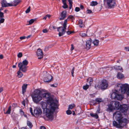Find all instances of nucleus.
Returning <instances> with one entry per match:
<instances>
[{"instance_id":"nucleus-40","label":"nucleus","mask_w":129,"mask_h":129,"mask_svg":"<svg viewBox=\"0 0 129 129\" xmlns=\"http://www.w3.org/2000/svg\"><path fill=\"white\" fill-rule=\"evenodd\" d=\"M69 18H70L72 20L75 19L74 17L72 15H70L68 16L67 19H68Z\"/></svg>"},{"instance_id":"nucleus-20","label":"nucleus","mask_w":129,"mask_h":129,"mask_svg":"<svg viewBox=\"0 0 129 129\" xmlns=\"http://www.w3.org/2000/svg\"><path fill=\"white\" fill-rule=\"evenodd\" d=\"M124 77V75L121 73L119 72L117 73V77L119 79H121L123 78Z\"/></svg>"},{"instance_id":"nucleus-9","label":"nucleus","mask_w":129,"mask_h":129,"mask_svg":"<svg viewBox=\"0 0 129 129\" xmlns=\"http://www.w3.org/2000/svg\"><path fill=\"white\" fill-rule=\"evenodd\" d=\"M113 117H114L115 119L117 121H124L125 119L126 118H124L122 116L121 112L119 111H117L114 112L113 115Z\"/></svg>"},{"instance_id":"nucleus-7","label":"nucleus","mask_w":129,"mask_h":129,"mask_svg":"<svg viewBox=\"0 0 129 129\" xmlns=\"http://www.w3.org/2000/svg\"><path fill=\"white\" fill-rule=\"evenodd\" d=\"M117 121L118 123L115 121H113L112 123L113 125L116 128H121L126 125L127 121V119H124V121Z\"/></svg>"},{"instance_id":"nucleus-34","label":"nucleus","mask_w":129,"mask_h":129,"mask_svg":"<svg viewBox=\"0 0 129 129\" xmlns=\"http://www.w3.org/2000/svg\"><path fill=\"white\" fill-rule=\"evenodd\" d=\"M89 85H85L84 86H83V89L85 90H86L89 88Z\"/></svg>"},{"instance_id":"nucleus-50","label":"nucleus","mask_w":129,"mask_h":129,"mask_svg":"<svg viewBox=\"0 0 129 129\" xmlns=\"http://www.w3.org/2000/svg\"><path fill=\"white\" fill-rule=\"evenodd\" d=\"M62 3H63V5H65L67 4H66V0H62Z\"/></svg>"},{"instance_id":"nucleus-16","label":"nucleus","mask_w":129,"mask_h":129,"mask_svg":"<svg viewBox=\"0 0 129 129\" xmlns=\"http://www.w3.org/2000/svg\"><path fill=\"white\" fill-rule=\"evenodd\" d=\"M52 77L50 74H47L46 77L44 78V81L45 82H50L52 79Z\"/></svg>"},{"instance_id":"nucleus-63","label":"nucleus","mask_w":129,"mask_h":129,"mask_svg":"<svg viewBox=\"0 0 129 129\" xmlns=\"http://www.w3.org/2000/svg\"><path fill=\"white\" fill-rule=\"evenodd\" d=\"M3 7H3L2 6V7L1 8H0V12H1V11L3 10L4 9Z\"/></svg>"},{"instance_id":"nucleus-6","label":"nucleus","mask_w":129,"mask_h":129,"mask_svg":"<svg viewBox=\"0 0 129 129\" xmlns=\"http://www.w3.org/2000/svg\"><path fill=\"white\" fill-rule=\"evenodd\" d=\"M28 62L26 59H25L22 62H19L18 63V66L21 70L23 72L25 73L27 71V68L28 67L27 66Z\"/></svg>"},{"instance_id":"nucleus-17","label":"nucleus","mask_w":129,"mask_h":129,"mask_svg":"<svg viewBox=\"0 0 129 129\" xmlns=\"http://www.w3.org/2000/svg\"><path fill=\"white\" fill-rule=\"evenodd\" d=\"M63 28H62V32H59L58 33L59 36L60 37L64 34L66 32L65 30L66 29L67 25L63 24Z\"/></svg>"},{"instance_id":"nucleus-24","label":"nucleus","mask_w":129,"mask_h":129,"mask_svg":"<svg viewBox=\"0 0 129 129\" xmlns=\"http://www.w3.org/2000/svg\"><path fill=\"white\" fill-rule=\"evenodd\" d=\"M94 45L95 46H98L99 43V41L97 39H95L93 42Z\"/></svg>"},{"instance_id":"nucleus-21","label":"nucleus","mask_w":129,"mask_h":129,"mask_svg":"<svg viewBox=\"0 0 129 129\" xmlns=\"http://www.w3.org/2000/svg\"><path fill=\"white\" fill-rule=\"evenodd\" d=\"M114 68L115 70H122L121 72H123V69L120 66H115L114 67Z\"/></svg>"},{"instance_id":"nucleus-30","label":"nucleus","mask_w":129,"mask_h":129,"mask_svg":"<svg viewBox=\"0 0 129 129\" xmlns=\"http://www.w3.org/2000/svg\"><path fill=\"white\" fill-rule=\"evenodd\" d=\"M98 4V3L96 1L92 2L90 3V5L92 6H95Z\"/></svg>"},{"instance_id":"nucleus-56","label":"nucleus","mask_w":129,"mask_h":129,"mask_svg":"<svg viewBox=\"0 0 129 129\" xmlns=\"http://www.w3.org/2000/svg\"><path fill=\"white\" fill-rule=\"evenodd\" d=\"M72 33V32L71 31H68L67 32V33L68 35H69Z\"/></svg>"},{"instance_id":"nucleus-25","label":"nucleus","mask_w":129,"mask_h":129,"mask_svg":"<svg viewBox=\"0 0 129 129\" xmlns=\"http://www.w3.org/2000/svg\"><path fill=\"white\" fill-rule=\"evenodd\" d=\"M78 24L80 27L82 28L83 27V21L82 20L80 19L78 21Z\"/></svg>"},{"instance_id":"nucleus-47","label":"nucleus","mask_w":129,"mask_h":129,"mask_svg":"<svg viewBox=\"0 0 129 129\" xmlns=\"http://www.w3.org/2000/svg\"><path fill=\"white\" fill-rule=\"evenodd\" d=\"M75 10L77 12H78L80 10V8L78 7H76L75 8Z\"/></svg>"},{"instance_id":"nucleus-11","label":"nucleus","mask_w":129,"mask_h":129,"mask_svg":"<svg viewBox=\"0 0 129 129\" xmlns=\"http://www.w3.org/2000/svg\"><path fill=\"white\" fill-rule=\"evenodd\" d=\"M119 108L117 110H120V112H121L123 113L127 112L128 109V106L127 105L124 104L121 105L119 103Z\"/></svg>"},{"instance_id":"nucleus-23","label":"nucleus","mask_w":129,"mask_h":129,"mask_svg":"<svg viewBox=\"0 0 129 129\" xmlns=\"http://www.w3.org/2000/svg\"><path fill=\"white\" fill-rule=\"evenodd\" d=\"M75 107V105L74 104H71L69 105L68 109H72Z\"/></svg>"},{"instance_id":"nucleus-31","label":"nucleus","mask_w":129,"mask_h":129,"mask_svg":"<svg viewBox=\"0 0 129 129\" xmlns=\"http://www.w3.org/2000/svg\"><path fill=\"white\" fill-rule=\"evenodd\" d=\"M80 35L82 37H85L87 36V34L84 33H81L80 34Z\"/></svg>"},{"instance_id":"nucleus-19","label":"nucleus","mask_w":129,"mask_h":129,"mask_svg":"<svg viewBox=\"0 0 129 129\" xmlns=\"http://www.w3.org/2000/svg\"><path fill=\"white\" fill-rule=\"evenodd\" d=\"M21 2V1L20 0H15L13 1V4L12 3H11L10 4L13 5L12 6H16Z\"/></svg>"},{"instance_id":"nucleus-12","label":"nucleus","mask_w":129,"mask_h":129,"mask_svg":"<svg viewBox=\"0 0 129 129\" xmlns=\"http://www.w3.org/2000/svg\"><path fill=\"white\" fill-rule=\"evenodd\" d=\"M67 17V12L65 11H63L61 12L58 18L60 20H62L64 19Z\"/></svg>"},{"instance_id":"nucleus-8","label":"nucleus","mask_w":129,"mask_h":129,"mask_svg":"<svg viewBox=\"0 0 129 129\" xmlns=\"http://www.w3.org/2000/svg\"><path fill=\"white\" fill-rule=\"evenodd\" d=\"M104 5L107 6L108 8H113L116 4L114 0H103Z\"/></svg>"},{"instance_id":"nucleus-48","label":"nucleus","mask_w":129,"mask_h":129,"mask_svg":"<svg viewBox=\"0 0 129 129\" xmlns=\"http://www.w3.org/2000/svg\"><path fill=\"white\" fill-rule=\"evenodd\" d=\"M87 13L88 14H90L91 13H92V11L90 10H88L87 11Z\"/></svg>"},{"instance_id":"nucleus-26","label":"nucleus","mask_w":129,"mask_h":129,"mask_svg":"<svg viewBox=\"0 0 129 129\" xmlns=\"http://www.w3.org/2000/svg\"><path fill=\"white\" fill-rule=\"evenodd\" d=\"M20 71V70H19V71H18L17 73L18 76L19 78L23 76V74H22V73Z\"/></svg>"},{"instance_id":"nucleus-64","label":"nucleus","mask_w":129,"mask_h":129,"mask_svg":"<svg viewBox=\"0 0 129 129\" xmlns=\"http://www.w3.org/2000/svg\"><path fill=\"white\" fill-rule=\"evenodd\" d=\"M3 58V55H2L1 54L0 55V59H2Z\"/></svg>"},{"instance_id":"nucleus-35","label":"nucleus","mask_w":129,"mask_h":129,"mask_svg":"<svg viewBox=\"0 0 129 129\" xmlns=\"http://www.w3.org/2000/svg\"><path fill=\"white\" fill-rule=\"evenodd\" d=\"M62 26H60L58 27L57 28V30L59 32H60L61 31V32H62Z\"/></svg>"},{"instance_id":"nucleus-37","label":"nucleus","mask_w":129,"mask_h":129,"mask_svg":"<svg viewBox=\"0 0 129 129\" xmlns=\"http://www.w3.org/2000/svg\"><path fill=\"white\" fill-rule=\"evenodd\" d=\"M4 17V13L3 12H0V18H3Z\"/></svg>"},{"instance_id":"nucleus-33","label":"nucleus","mask_w":129,"mask_h":129,"mask_svg":"<svg viewBox=\"0 0 129 129\" xmlns=\"http://www.w3.org/2000/svg\"><path fill=\"white\" fill-rule=\"evenodd\" d=\"M92 42V40L91 39H90L88 40H87L86 42V44H89L91 45Z\"/></svg>"},{"instance_id":"nucleus-58","label":"nucleus","mask_w":129,"mask_h":129,"mask_svg":"<svg viewBox=\"0 0 129 129\" xmlns=\"http://www.w3.org/2000/svg\"><path fill=\"white\" fill-rule=\"evenodd\" d=\"M40 129H46V127L43 126H41L40 128Z\"/></svg>"},{"instance_id":"nucleus-39","label":"nucleus","mask_w":129,"mask_h":129,"mask_svg":"<svg viewBox=\"0 0 129 129\" xmlns=\"http://www.w3.org/2000/svg\"><path fill=\"white\" fill-rule=\"evenodd\" d=\"M90 47L91 45L86 44V49L87 50H89L90 49Z\"/></svg>"},{"instance_id":"nucleus-22","label":"nucleus","mask_w":129,"mask_h":129,"mask_svg":"<svg viewBox=\"0 0 129 129\" xmlns=\"http://www.w3.org/2000/svg\"><path fill=\"white\" fill-rule=\"evenodd\" d=\"M90 115L91 117L95 118L96 119L98 118L99 117L98 116L97 114H94L93 113H91L90 114Z\"/></svg>"},{"instance_id":"nucleus-54","label":"nucleus","mask_w":129,"mask_h":129,"mask_svg":"<svg viewBox=\"0 0 129 129\" xmlns=\"http://www.w3.org/2000/svg\"><path fill=\"white\" fill-rule=\"evenodd\" d=\"M74 49V46L73 44L71 45V51H72Z\"/></svg>"},{"instance_id":"nucleus-60","label":"nucleus","mask_w":129,"mask_h":129,"mask_svg":"<svg viewBox=\"0 0 129 129\" xmlns=\"http://www.w3.org/2000/svg\"><path fill=\"white\" fill-rule=\"evenodd\" d=\"M69 5V8L70 9H71L72 6V4H71V5Z\"/></svg>"},{"instance_id":"nucleus-61","label":"nucleus","mask_w":129,"mask_h":129,"mask_svg":"<svg viewBox=\"0 0 129 129\" xmlns=\"http://www.w3.org/2000/svg\"><path fill=\"white\" fill-rule=\"evenodd\" d=\"M92 103H94V104H95L96 103V101L95 100V101H92Z\"/></svg>"},{"instance_id":"nucleus-13","label":"nucleus","mask_w":129,"mask_h":129,"mask_svg":"<svg viewBox=\"0 0 129 129\" xmlns=\"http://www.w3.org/2000/svg\"><path fill=\"white\" fill-rule=\"evenodd\" d=\"M36 54L38 56V59H40L43 57V53L42 50L40 49H38L36 52Z\"/></svg>"},{"instance_id":"nucleus-38","label":"nucleus","mask_w":129,"mask_h":129,"mask_svg":"<svg viewBox=\"0 0 129 129\" xmlns=\"http://www.w3.org/2000/svg\"><path fill=\"white\" fill-rule=\"evenodd\" d=\"M29 111L31 113V115L33 116H34V114L33 112V109L31 107H30L29 108Z\"/></svg>"},{"instance_id":"nucleus-28","label":"nucleus","mask_w":129,"mask_h":129,"mask_svg":"<svg viewBox=\"0 0 129 129\" xmlns=\"http://www.w3.org/2000/svg\"><path fill=\"white\" fill-rule=\"evenodd\" d=\"M11 106H10L8 108V110L6 111V113L4 112L5 114H10L11 112Z\"/></svg>"},{"instance_id":"nucleus-44","label":"nucleus","mask_w":129,"mask_h":129,"mask_svg":"<svg viewBox=\"0 0 129 129\" xmlns=\"http://www.w3.org/2000/svg\"><path fill=\"white\" fill-rule=\"evenodd\" d=\"M20 113L21 115H23L24 114V112L23 111L22 109H20Z\"/></svg>"},{"instance_id":"nucleus-46","label":"nucleus","mask_w":129,"mask_h":129,"mask_svg":"<svg viewBox=\"0 0 129 129\" xmlns=\"http://www.w3.org/2000/svg\"><path fill=\"white\" fill-rule=\"evenodd\" d=\"M62 7L63 8L65 9L68 8V6L67 4H66L65 5H64L63 6H62Z\"/></svg>"},{"instance_id":"nucleus-52","label":"nucleus","mask_w":129,"mask_h":129,"mask_svg":"<svg viewBox=\"0 0 129 129\" xmlns=\"http://www.w3.org/2000/svg\"><path fill=\"white\" fill-rule=\"evenodd\" d=\"M57 84L56 83H54L53 84H52V86L54 87H56L57 86Z\"/></svg>"},{"instance_id":"nucleus-27","label":"nucleus","mask_w":129,"mask_h":129,"mask_svg":"<svg viewBox=\"0 0 129 129\" xmlns=\"http://www.w3.org/2000/svg\"><path fill=\"white\" fill-rule=\"evenodd\" d=\"M95 100L97 103L99 104L100 103L102 102V99L100 98H96L95 99Z\"/></svg>"},{"instance_id":"nucleus-57","label":"nucleus","mask_w":129,"mask_h":129,"mask_svg":"<svg viewBox=\"0 0 129 129\" xmlns=\"http://www.w3.org/2000/svg\"><path fill=\"white\" fill-rule=\"evenodd\" d=\"M43 32L44 33H46L47 32V31L46 29H44L43 30Z\"/></svg>"},{"instance_id":"nucleus-53","label":"nucleus","mask_w":129,"mask_h":129,"mask_svg":"<svg viewBox=\"0 0 129 129\" xmlns=\"http://www.w3.org/2000/svg\"><path fill=\"white\" fill-rule=\"evenodd\" d=\"M69 3V5L72 4L73 2L72 0H68Z\"/></svg>"},{"instance_id":"nucleus-51","label":"nucleus","mask_w":129,"mask_h":129,"mask_svg":"<svg viewBox=\"0 0 129 129\" xmlns=\"http://www.w3.org/2000/svg\"><path fill=\"white\" fill-rule=\"evenodd\" d=\"M124 49L126 51H129V47H125Z\"/></svg>"},{"instance_id":"nucleus-10","label":"nucleus","mask_w":129,"mask_h":129,"mask_svg":"<svg viewBox=\"0 0 129 129\" xmlns=\"http://www.w3.org/2000/svg\"><path fill=\"white\" fill-rule=\"evenodd\" d=\"M108 87V84L107 81L105 79L103 80L101 82L100 85H97L96 86L95 85V87L96 88L97 87L101 88V89L105 90Z\"/></svg>"},{"instance_id":"nucleus-42","label":"nucleus","mask_w":129,"mask_h":129,"mask_svg":"<svg viewBox=\"0 0 129 129\" xmlns=\"http://www.w3.org/2000/svg\"><path fill=\"white\" fill-rule=\"evenodd\" d=\"M34 21V19H30L29 22V24H31L33 23Z\"/></svg>"},{"instance_id":"nucleus-36","label":"nucleus","mask_w":129,"mask_h":129,"mask_svg":"<svg viewBox=\"0 0 129 129\" xmlns=\"http://www.w3.org/2000/svg\"><path fill=\"white\" fill-rule=\"evenodd\" d=\"M66 112L67 114L69 115L71 114L72 113L71 111L69 109L67 110Z\"/></svg>"},{"instance_id":"nucleus-45","label":"nucleus","mask_w":129,"mask_h":129,"mask_svg":"<svg viewBox=\"0 0 129 129\" xmlns=\"http://www.w3.org/2000/svg\"><path fill=\"white\" fill-rule=\"evenodd\" d=\"M22 53L21 52H19L17 55V56L18 58H21L22 56Z\"/></svg>"},{"instance_id":"nucleus-3","label":"nucleus","mask_w":129,"mask_h":129,"mask_svg":"<svg viewBox=\"0 0 129 129\" xmlns=\"http://www.w3.org/2000/svg\"><path fill=\"white\" fill-rule=\"evenodd\" d=\"M42 96L43 98L47 99V103L50 105L51 109L54 112L57 108L58 106L50 94L48 93H44L42 94Z\"/></svg>"},{"instance_id":"nucleus-14","label":"nucleus","mask_w":129,"mask_h":129,"mask_svg":"<svg viewBox=\"0 0 129 129\" xmlns=\"http://www.w3.org/2000/svg\"><path fill=\"white\" fill-rule=\"evenodd\" d=\"M34 113L36 116L40 115L42 113V111L40 108H36L34 110Z\"/></svg>"},{"instance_id":"nucleus-55","label":"nucleus","mask_w":129,"mask_h":129,"mask_svg":"<svg viewBox=\"0 0 129 129\" xmlns=\"http://www.w3.org/2000/svg\"><path fill=\"white\" fill-rule=\"evenodd\" d=\"M68 21V19L65 20L64 21V23L63 24H65L67 25V24Z\"/></svg>"},{"instance_id":"nucleus-1","label":"nucleus","mask_w":129,"mask_h":129,"mask_svg":"<svg viewBox=\"0 0 129 129\" xmlns=\"http://www.w3.org/2000/svg\"><path fill=\"white\" fill-rule=\"evenodd\" d=\"M120 91L122 94L125 93L126 92L127 95L129 96V88L128 84H118L117 85L116 89L112 90L111 95V98L118 100H121L123 97L120 93Z\"/></svg>"},{"instance_id":"nucleus-41","label":"nucleus","mask_w":129,"mask_h":129,"mask_svg":"<svg viewBox=\"0 0 129 129\" xmlns=\"http://www.w3.org/2000/svg\"><path fill=\"white\" fill-rule=\"evenodd\" d=\"M30 7L29 6L26 10L25 11V13H28L30 12Z\"/></svg>"},{"instance_id":"nucleus-49","label":"nucleus","mask_w":129,"mask_h":129,"mask_svg":"<svg viewBox=\"0 0 129 129\" xmlns=\"http://www.w3.org/2000/svg\"><path fill=\"white\" fill-rule=\"evenodd\" d=\"M26 38V37L25 36H22L20 37V39L21 40H22L24 39H25Z\"/></svg>"},{"instance_id":"nucleus-29","label":"nucleus","mask_w":129,"mask_h":129,"mask_svg":"<svg viewBox=\"0 0 129 129\" xmlns=\"http://www.w3.org/2000/svg\"><path fill=\"white\" fill-rule=\"evenodd\" d=\"M27 125L29 126L30 128H31L33 126L32 123L29 121H27Z\"/></svg>"},{"instance_id":"nucleus-5","label":"nucleus","mask_w":129,"mask_h":129,"mask_svg":"<svg viewBox=\"0 0 129 129\" xmlns=\"http://www.w3.org/2000/svg\"><path fill=\"white\" fill-rule=\"evenodd\" d=\"M119 102L118 101H112L110 102L108 105L106 111L109 113L112 112L114 110L119 108Z\"/></svg>"},{"instance_id":"nucleus-18","label":"nucleus","mask_w":129,"mask_h":129,"mask_svg":"<svg viewBox=\"0 0 129 129\" xmlns=\"http://www.w3.org/2000/svg\"><path fill=\"white\" fill-rule=\"evenodd\" d=\"M27 84H23L22 86V93L23 94H24L26 92V89L27 87Z\"/></svg>"},{"instance_id":"nucleus-62","label":"nucleus","mask_w":129,"mask_h":129,"mask_svg":"<svg viewBox=\"0 0 129 129\" xmlns=\"http://www.w3.org/2000/svg\"><path fill=\"white\" fill-rule=\"evenodd\" d=\"M80 7L81 9H82L84 8L83 6L82 5H80Z\"/></svg>"},{"instance_id":"nucleus-4","label":"nucleus","mask_w":129,"mask_h":129,"mask_svg":"<svg viewBox=\"0 0 129 129\" xmlns=\"http://www.w3.org/2000/svg\"><path fill=\"white\" fill-rule=\"evenodd\" d=\"M43 93L40 90L38 89H35L31 94L33 101L36 103H38L42 99L41 95L42 96Z\"/></svg>"},{"instance_id":"nucleus-2","label":"nucleus","mask_w":129,"mask_h":129,"mask_svg":"<svg viewBox=\"0 0 129 129\" xmlns=\"http://www.w3.org/2000/svg\"><path fill=\"white\" fill-rule=\"evenodd\" d=\"M41 107L43 109V113L45 114L47 118V120L52 121L54 118L53 115V111H52V109L47 108V104L45 102H41Z\"/></svg>"},{"instance_id":"nucleus-59","label":"nucleus","mask_w":129,"mask_h":129,"mask_svg":"<svg viewBox=\"0 0 129 129\" xmlns=\"http://www.w3.org/2000/svg\"><path fill=\"white\" fill-rule=\"evenodd\" d=\"M22 105H23L24 106H25V101L24 100L22 102Z\"/></svg>"},{"instance_id":"nucleus-43","label":"nucleus","mask_w":129,"mask_h":129,"mask_svg":"<svg viewBox=\"0 0 129 129\" xmlns=\"http://www.w3.org/2000/svg\"><path fill=\"white\" fill-rule=\"evenodd\" d=\"M75 70V68L74 67H73V69H72L71 71V74H72V75L73 77L74 76V71Z\"/></svg>"},{"instance_id":"nucleus-15","label":"nucleus","mask_w":129,"mask_h":129,"mask_svg":"<svg viewBox=\"0 0 129 129\" xmlns=\"http://www.w3.org/2000/svg\"><path fill=\"white\" fill-rule=\"evenodd\" d=\"M2 6L4 7L9 6H12L13 5L10 3H7L6 0H2L1 1Z\"/></svg>"},{"instance_id":"nucleus-32","label":"nucleus","mask_w":129,"mask_h":129,"mask_svg":"<svg viewBox=\"0 0 129 129\" xmlns=\"http://www.w3.org/2000/svg\"><path fill=\"white\" fill-rule=\"evenodd\" d=\"M88 81H89V84L90 85H91L92 83L93 80L91 78H89L87 79Z\"/></svg>"}]
</instances>
